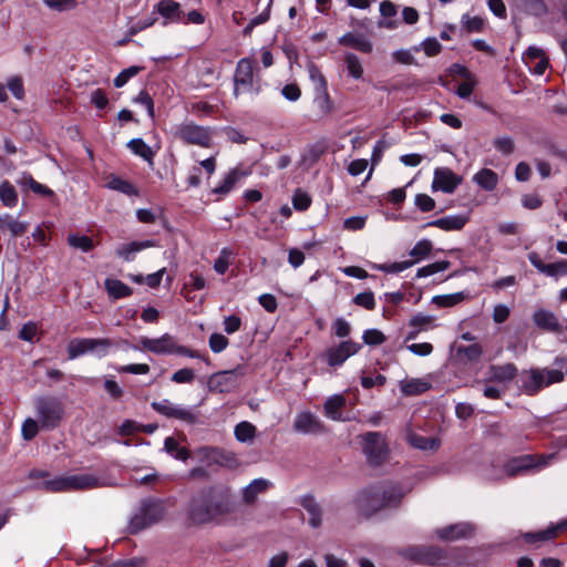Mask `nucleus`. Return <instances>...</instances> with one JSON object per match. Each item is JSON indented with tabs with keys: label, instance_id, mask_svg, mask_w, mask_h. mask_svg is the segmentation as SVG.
<instances>
[{
	"label": "nucleus",
	"instance_id": "obj_58",
	"mask_svg": "<svg viewBox=\"0 0 567 567\" xmlns=\"http://www.w3.org/2000/svg\"><path fill=\"white\" fill-rule=\"evenodd\" d=\"M362 340L368 346H380L386 338L380 330L369 329L363 332Z\"/></svg>",
	"mask_w": 567,
	"mask_h": 567
},
{
	"label": "nucleus",
	"instance_id": "obj_52",
	"mask_svg": "<svg viewBox=\"0 0 567 567\" xmlns=\"http://www.w3.org/2000/svg\"><path fill=\"white\" fill-rule=\"evenodd\" d=\"M523 538L528 544H535L538 542H546L554 539V533L553 530H549L548 528L544 530L538 532H528L523 535Z\"/></svg>",
	"mask_w": 567,
	"mask_h": 567
},
{
	"label": "nucleus",
	"instance_id": "obj_30",
	"mask_svg": "<svg viewBox=\"0 0 567 567\" xmlns=\"http://www.w3.org/2000/svg\"><path fill=\"white\" fill-rule=\"evenodd\" d=\"M104 287L109 297L113 299L125 298L133 293V289L118 279L106 278Z\"/></svg>",
	"mask_w": 567,
	"mask_h": 567
},
{
	"label": "nucleus",
	"instance_id": "obj_8",
	"mask_svg": "<svg viewBox=\"0 0 567 567\" xmlns=\"http://www.w3.org/2000/svg\"><path fill=\"white\" fill-rule=\"evenodd\" d=\"M362 451L367 456L368 463L372 466L383 464L389 454L388 444L380 432H367L362 436Z\"/></svg>",
	"mask_w": 567,
	"mask_h": 567
},
{
	"label": "nucleus",
	"instance_id": "obj_41",
	"mask_svg": "<svg viewBox=\"0 0 567 567\" xmlns=\"http://www.w3.org/2000/svg\"><path fill=\"white\" fill-rule=\"evenodd\" d=\"M433 249V245L429 239H422L415 244V246L410 250L409 255L413 258L409 261H414V264L419 262L426 258Z\"/></svg>",
	"mask_w": 567,
	"mask_h": 567
},
{
	"label": "nucleus",
	"instance_id": "obj_19",
	"mask_svg": "<svg viewBox=\"0 0 567 567\" xmlns=\"http://www.w3.org/2000/svg\"><path fill=\"white\" fill-rule=\"evenodd\" d=\"M533 321L539 329L545 331L560 333L564 330L556 315L545 309L535 311Z\"/></svg>",
	"mask_w": 567,
	"mask_h": 567
},
{
	"label": "nucleus",
	"instance_id": "obj_2",
	"mask_svg": "<svg viewBox=\"0 0 567 567\" xmlns=\"http://www.w3.org/2000/svg\"><path fill=\"white\" fill-rule=\"evenodd\" d=\"M474 548L440 547L437 545H410L398 550V555L415 565L450 567L468 564Z\"/></svg>",
	"mask_w": 567,
	"mask_h": 567
},
{
	"label": "nucleus",
	"instance_id": "obj_61",
	"mask_svg": "<svg viewBox=\"0 0 567 567\" xmlns=\"http://www.w3.org/2000/svg\"><path fill=\"white\" fill-rule=\"evenodd\" d=\"M309 75L310 79L316 83V90H324L328 87V82L324 75L321 73L320 69L313 63L309 65Z\"/></svg>",
	"mask_w": 567,
	"mask_h": 567
},
{
	"label": "nucleus",
	"instance_id": "obj_51",
	"mask_svg": "<svg viewBox=\"0 0 567 567\" xmlns=\"http://www.w3.org/2000/svg\"><path fill=\"white\" fill-rule=\"evenodd\" d=\"M238 181V172L236 169L230 171L223 183L214 189V193L225 195L231 190Z\"/></svg>",
	"mask_w": 567,
	"mask_h": 567
},
{
	"label": "nucleus",
	"instance_id": "obj_6",
	"mask_svg": "<svg viewBox=\"0 0 567 567\" xmlns=\"http://www.w3.org/2000/svg\"><path fill=\"white\" fill-rule=\"evenodd\" d=\"M35 409L40 426L47 431L60 426L65 415L63 402L54 395L39 396L35 400Z\"/></svg>",
	"mask_w": 567,
	"mask_h": 567
},
{
	"label": "nucleus",
	"instance_id": "obj_48",
	"mask_svg": "<svg viewBox=\"0 0 567 567\" xmlns=\"http://www.w3.org/2000/svg\"><path fill=\"white\" fill-rule=\"evenodd\" d=\"M42 488L49 492L69 491V476H59L53 480H47L42 483Z\"/></svg>",
	"mask_w": 567,
	"mask_h": 567
},
{
	"label": "nucleus",
	"instance_id": "obj_25",
	"mask_svg": "<svg viewBox=\"0 0 567 567\" xmlns=\"http://www.w3.org/2000/svg\"><path fill=\"white\" fill-rule=\"evenodd\" d=\"M155 241L143 240L124 244L116 249V255L126 261L134 260V255L145 248L154 247Z\"/></svg>",
	"mask_w": 567,
	"mask_h": 567
},
{
	"label": "nucleus",
	"instance_id": "obj_17",
	"mask_svg": "<svg viewBox=\"0 0 567 567\" xmlns=\"http://www.w3.org/2000/svg\"><path fill=\"white\" fill-rule=\"evenodd\" d=\"M151 406L154 411L168 419L182 420L189 424L197 422V416L192 411L174 406L168 400H163L162 402L154 401Z\"/></svg>",
	"mask_w": 567,
	"mask_h": 567
},
{
	"label": "nucleus",
	"instance_id": "obj_57",
	"mask_svg": "<svg viewBox=\"0 0 567 567\" xmlns=\"http://www.w3.org/2000/svg\"><path fill=\"white\" fill-rule=\"evenodd\" d=\"M292 205L297 210H307L311 205V197L307 193L297 189L292 196Z\"/></svg>",
	"mask_w": 567,
	"mask_h": 567
},
{
	"label": "nucleus",
	"instance_id": "obj_1",
	"mask_svg": "<svg viewBox=\"0 0 567 567\" xmlns=\"http://www.w3.org/2000/svg\"><path fill=\"white\" fill-rule=\"evenodd\" d=\"M239 503L231 487L213 484L197 489L187 505V518L192 525L204 526L226 523L238 512Z\"/></svg>",
	"mask_w": 567,
	"mask_h": 567
},
{
	"label": "nucleus",
	"instance_id": "obj_5",
	"mask_svg": "<svg viewBox=\"0 0 567 567\" xmlns=\"http://www.w3.org/2000/svg\"><path fill=\"white\" fill-rule=\"evenodd\" d=\"M164 504L157 498H144L140 503L137 512L128 524V533L135 535L145 528L158 523L164 516Z\"/></svg>",
	"mask_w": 567,
	"mask_h": 567
},
{
	"label": "nucleus",
	"instance_id": "obj_56",
	"mask_svg": "<svg viewBox=\"0 0 567 567\" xmlns=\"http://www.w3.org/2000/svg\"><path fill=\"white\" fill-rule=\"evenodd\" d=\"M43 3L58 12L72 10L78 6L76 0H43Z\"/></svg>",
	"mask_w": 567,
	"mask_h": 567
},
{
	"label": "nucleus",
	"instance_id": "obj_60",
	"mask_svg": "<svg viewBox=\"0 0 567 567\" xmlns=\"http://www.w3.org/2000/svg\"><path fill=\"white\" fill-rule=\"evenodd\" d=\"M414 204L423 213L432 212L435 208V200L426 194H417Z\"/></svg>",
	"mask_w": 567,
	"mask_h": 567
},
{
	"label": "nucleus",
	"instance_id": "obj_50",
	"mask_svg": "<svg viewBox=\"0 0 567 567\" xmlns=\"http://www.w3.org/2000/svg\"><path fill=\"white\" fill-rule=\"evenodd\" d=\"M144 70V66L133 65L125 70H123L115 79H114V86L115 87H122L124 86L127 81L137 75L141 71Z\"/></svg>",
	"mask_w": 567,
	"mask_h": 567
},
{
	"label": "nucleus",
	"instance_id": "obj_27",
	"mask_svg": "<svg viewBox=\"0 0 567 567\" xmlns=\"http://www.w3.org/2000/svg\"><path fill=\"white\" fill-rule=\"evenodd\" d=\"M100 486V481L92 474H78L69 476V491L90 489Z\"/></svg>",
	"mask_w": 567,
	"mask_h": 567
},
{
	"label": "nucleus",
	"instance_id": "obj_28",
	"mask_svg": "<svg viewBox=\"0 0 567 567\" xmlns=\"http://www.w3.org/2000/svg\"><path fill=\"white\" fill-rule=\"evenodd\" d=\"M269 485L270 483L267 480H254L243 489V501L248 505L252 504L259 494L268 489Z\"/></svg>",
	"mask_w": 567,
	"mask_h": 567
},
{
	"label": "nucleus",
	"instance_id": "obj_55",
	"mask_svg": "<svg viewBox=\"0 0 567 567\" xmlns=\"http://www.w3.org/2000/svg\"><path fill=\"white\" fill-rule=\"evenodd\" d=\"M352 301L354 305L363 307L367 310H373L375 308V300L372 291L358 293L354 296Z\"/></svg>",
	"mask_w": 567,
	"mask_h": 567
},
{
	"label": "nucleus",
	"instance_id": "obj_22",
	"mask_svg": "<svg viewBox=\"0 0 567 567\" xmlns=\"http://www.w3.org/2000/svg\"><path fill=\"white\" fill-rule=\"evenodd\" d=\"M468 221V217L464 215H454L447 216L443 218H439L432 221H429L423 225L425 227H437L440 229L450 231V230H461Z\"/></svg>",
	"mask_w": 567,
	"mask_h": 567
},
{
	"label": "nucleus",
	"instance_id": "obj_62",
	"mask_svg": "<svg viewBox=\"0 0 567 567\" xmlns=\"http://www.w3.org/2000/svg\"><path fill=\"white\" fill-rule=\"evenodd\" d=\"M171 380L175 383H192L195 380V372L189 368L179 369L173 373Z\"/></svg>",
	"mask_w": 567,
	"mask_h": 567
},
{
	"label": "nucleus",
	"instance_id": "obj_11",
	"mask_svg": "<svg viewBox=\"0 0 567 567\" xmlns=\"http://www.w3.org/2000/svg\"><path fill=\"white\" fill-rule=\"evenodd\" d=\"M245 368L237 365L231 370H224L213 373L207 381L209 392L228 393L236 388L239 378L244 377Z\"/></svg>",
	"mask_w": 567,
	"mask_h": 567
},
{
	"label": "nucleus",
	"instance_id": "obj_9",
	"mask_svg": "<svg viewBox=\"0 0 567 567\" xmlns=\"http://www.w3.org/2000/svg\"><path fill=\"white\" fill-rule=\"evenodd\" d=\"M551 456L524 454L514 456L505 462L503 470L508 477H515L525 474L534 468L545 466L547 460Z\"/></svg>",
	"mask_w": 567,
	"mask_h": 567
},
{
	"label": "nucleus",
	"instance_id": "obj_29",
	"mask_svg": "<svg viewBox=\"0 0 567 567\" xmlns=\"http://www.w3.org/2000/svg\"><path fill=\"white\" fill-rule=\"evenodd\" d=\"M408 442L415 449L422 451H435L440 447V440L433 436H423L411 432L408 434Z\"/></svg>",
	"mask_w": 567,
	"mask_h": 567
},
{
	"label": "nucleus",
	"instance_id": "obj_36",
	"mask_svg": "<svg viewBox=\"0 0 567 567\" xmlns=\"http://www.w3.org/2000/svg\"><path fill=\"white\" fill-rule=\"evenodd\" d=\"M346 405L343 395H333L324 402V413L332 420H340V410Z\"/></svg>",
	"mask_w": 567,
	"mask_h": 567
},
{
	"label": "nucleus",
	"instance_id": "obj_13",
	"mask_svg": "<svg viewBox=\"0 0 567 567\" xmlns=\"http://www.w3.org/2000/svg\"><path fill=\"white\" fill-rule=\"evenodd\" d=\"M476 529V525L471 522H460L437 528L435 535L442 542H455L474 537Z\"/></svg>",
	"mask_w": 567,
	"mask_h": 567
},
{
	"label": "nucleus",
	"instance_id": "obj_31",
	"mask_svg": "<svg viewBox=\"0 0 567 567\" xmlns=\"http://www.w3.org/2000/svg\"><path fill=\"white\" fill-rule=\"evenodd\" d=\"M473 181L483 189L492 192L497 186L498 176L494 171L489 168H482L478 173L474 175Z\"/></svg>",
	"mask_w": 567,
	"mask_h": 567
},
{
	"label": "nucleus",
	"instance_id": "obj_45",
	"mask_svg": "<svg viewBox=\"0 0 567 567\" xmlns=\"http://www.w3.org/2000/svg\"><path fill=\"white\" fill-rule=\"evenodd\" d=\"M256 435V427L249 422H240L235 427V436L239 442L251 441Z\"/></svg>",
	"mask_w": 567,
	"mask_h": 567
},
{
	"label": "nucleus",
	"instance_id": "obj_44",
	"mask_svg": "<svg viewBox=\"0 0 567 567\" xmlns=\"http://www.w3.org/2000/svg\"><path fill=\"white\" fill-rule=\"evenodd\" d=\"M68 244L73 247L81 249L82 251H91L94 248V243L92 238H90L86 235H78V234H71L68 236Z\"/></svg>",
	"mask_w": 567,
	"mask_h": 567
},
{
	"label": "nucleus",
	"instance_id": "obj_40",
	"mask_svg": "<svg viewBox=\"0 0 567 567\" xmlns=\"http://www.w3.org/2000/svg\"><path fill=\"white\" fill-rule=\"evenodd\" d=\"M528 260L530 264L542 274H545L550 277L558 276L557 272V262L545 264L540 259L539 255L536 251H532L528 254Z\"/></svg>",
	"mask_w": 567,
	"mask_h": 567
},
{
	"label": "nucleus",
	"instance_id": "obj_59",
	"mask_svg": "<svg viewBox=\"0 0 567 567\" xmlns=\"http://www.w3.org/2000/svg\"><path fill=\"white\" fill-rule=\"evenodd\" d=\"M39 429H41L40 426V423H39V420L35 421L33 419H27L23 424H22V436L25 441H31L33 440L38 432H39Z\"/></svg>",
	"mask_w": 567,
	"mask_h": 567
},
{
	"label": "nucleus",
	"instance_id": "obj_12",
	"mask_svg": "<svg viewBox=\"0 0 567 567\" xmlns=\"http://www.w3.org/2000/svg\"><path fill=\"white\" fill-rule=\"evenodd\" d=\"M213 131L194 123L181 124L176 127L175 137L185 144L209 147L212 143Z\"/></svg>",
	"mask_w": 567,
	"mask_h": 567
},
{
	"label": "nucleus",
	"instance_id": "obj_63",
	"mask_svg": "<svg viewBox=\"0 0 567 567\" xmlns=\"http://www.w3.org/2000/svg\"><path fill=\"white\" fill-rule=\"evenodd\" d=\"M477 81L475 75L471 76L470 79H465V81L457 86L456 94L461 99H468Z\"/></svg>",
	"mask_w": 567,
	"mask_h": 567
},
{
	"label": "nucleus",
	"instance_id": "obj_38",
	"mask_svg": "<svg viewBox=\"0 0 567 567\" xmlns=\"http://www.w3.org/2000/svg\"><path fill=\"white\" fill-rule=\"evenodd\" d=\"M525 13L540 18L548 12L545 0H519Z\"/></svg>",
	"mask_w": 567,
	"mask_h": 567
},
{
	"label": "nucleus",
	"instance_id": "obj_7",
	"mask_svg": "<svg viewBox=\"0 0 567 567\" xmlns=\"http://www.w3.org/2000/svg\"><path fill=\"white\" fill-rule=\"evenodd\" d=\"M259 93L261 91L260 79L254 74L252 60L244 58L237 62L234 74V94L237 96L239 92Z\"/></svg>",
	"mask_w": 567,
	"mask_h": 567
},
{
	"label": "nucleus",
	"instance_id": "obj_24",
	"mask_svg": "<svg viewBox=\"0 0 567 567\" xmlns=\"http://www.w3.org/2000/svg\"><path fill=\"white\" fill-rule=\"evenodd\" d=\"M156 12L173 22L181 21L184 14L181 4L174 0H161L156 6Z\"/></svg>",
	"mask_w": 567,
	"mask_h": 567
},
{
	"label": "nucleus",
	"instance_id": "obj_23",
	"mask_svg": "<svg viewBox=\"0 0 567 567\" xmlns=\"http://www.w3.org/2000/svg\"><path fill=\"white\" fill-rule=\"evenodd\" d=\"M301 506L309 513V524L318 528L322 524V509L312 495H305L300 502Z\"/></svg>",
	"mask_w": 567,
	"mask_h": 567
},
{
	"label": "nucleus",
	"instance_id": "obj_33",
	"mask_svg": "<svg viewBox=\"0 0 567 567\" xmlns=\"http://www.w3.org/2000/svg\"><path fill=\"white\" fill-rule=\"evenodd\" d=\"M107 187L113 190H117L127 196H138L140 192L137 187L131 182L123 179L118 176L112 175L107 182Z\"/></svg>",
	"mask_w": 567,
	"mask_h": 567
},
{
	"label": "nucleus",
	"instance_id": "obj_20",
	"mask_svg": "<svg viewBox=\"0 0 567 567\" xmlns=\"http://www.w3.org/2000/svg\"><path fill=\"white\" fill-rule=\"evenodd\" d=\"M339 44L360 51L362 53H371L373 50L372 42L363 34L348 32L339 38Z\"/></svg>",
	"mask_w": 567,
	"mask_h": 567
},
{
	"label": "nucleus",
	"instance_id": "obj_47",
	"mask_svg": "<svg viewBox=\"0 0 567 567\" xmlns=\"http://www.w3.org/2000/svg\"><path fill=\"white\" fill-rule=\"evenodd\" d=\"M450 267H451V262L449 260L436 261V262H433V264H430V265L419 268L416 271V277L417 278L427 277V276L434 275L439 271H444V270L449 269Z\"/></svg>",
	"mask_w": 567,
	"mask_h": 567
},
{
	"label": "nucleus",
	"instance_id": "obj_10",
	"mask_svg": "<svg viewBox=\"0 0 567 567\" xmlns=\"http://www.w3.org/2000/svg\"><path fill=\"white\" fill-rule=\"evenodd\" d=\"M115 342L112 339H73L68 344L70 359H75L86 352H96L99 355H105Z\"/></svg>",
	"mask_w": 567,
	"mask_h": 567
},
{
	"label": "nucleus",
	"instance_id": "obj_42",
	"mask_svg": "<svg viewBox=\"0 0 567 567\" xmlns=\"http://www.w3.org/2000/svg\"><path fill=\"white\" fill-rule=\"evenodd\" d=\"M164 449L167 453H169L177 460L186 461L190 456L189 451L185 447L179 446L177 441L172 436L166 437L164 442Z\"/></svg>",
	"mask_w": 567,
	"mask_h": 567
},
{
	"label": "nucleus",
	"instance_id": "obj_37",
	"mask_svg": "<svg viewBox=\"0 0 567 567\" xmlns=\"http://www.w3.org/2000/svg\"><path fill=\"white\" fill-rule=\"evenodd\" d=\"M0 200L6 207H14L18 203V193L9 181L0 184Z\"/></svg>",
	"mask_w": 567,
	"mask_h": 567
},
{
	"label": "nucleus",
	"instance_id": "obj_4",
	"mask_svg": "<svg viewBox=\"0 0 567 567\" xmlns=\"http://www.w3.org/2000/svg\"><path fill=\"white\" fill-rule=\"evenodd\" d=\"M564 380V372L559 369L532 368L520 372V391L526 395L534 396L545 386L559 383Z\"/></svg>",
	"mask_w": 567,
	"mask_h": 567
},
{
	"label": "nucleus",
	"instance_id": "obj_26",
	"mask_svg": "<svg viewBox=\"0 0 567 567\" xmlns=\"http://www.w3.org/2000/svg\"><path fill=\"white\" fill-rule=\"evenodd\" d=\"M483 354V349L478 343L471 346H460L455 350V358L463 364L477 362Z\"/></svg>",
	"mask_w": 567,
	"mask_h": 567
},
{
	"label": "nucleus",
	"instance_id": "obj_46",
	"mask_svg": "<svg viewBox=\"0 0 567 567\" xmlns=\"http://www.w3.org/2000/svg\"><path fill=\"white\" fill-rule=\"evenodd\" d=\"M315 101L323 115H328L333 111V102L331 101L330 95L328 93V87L324 90H316Z\"/></svg>",
	"mask_w": 567,
	"mask_h": 567
},
{
	"label": "nucleus",
	"instance_id": "obj_39",
	"mask_svg": "<svg viewBox=\"0 0 567 567\" xmlns=\"http://www.w3.org/2000/svg\"><path fill=\"white\" fill-rule=\"evenodd\" d=\"M127 147L137 156H141L143 159L152 163L154 157V152L152 148L142 140V138H133L127 143Z\"/></svg>",
	"mask_w": 567,
	"mask_h": 567
},
{
	"label": "nucleus",
	"instance_id": "obj_18",
	"mask_svg": "<svg viewBox=\"0 0 567 567\" xmlns=\"http://www.w3.org/2000/svg\"><path fill=\"white\" fill-rule=\"evenodd\" d=\"M293 430L305 434H317L323 432L324 426L312 413L302 412L297 415Z\"/></svg>",
	"mask_w": 567,
	"mask_h": 567
},
{
	"label": "nucleus",
	"instance_id": "obj_15",
	"mask_svg": "<svg viewBox=\"0 0 567 567\" xmlns=\"http://www.w3.org/2000/svg\"><path fill=\"white\" fill-rule=\"evenodd\" d=\"M141 347L131 346L133 349L146 350L153 352L155 354H169L176 353V349L178 344L175 341V338L168 333L163 334L161 338L151 339L147 337H142L140 339Z\"/></svg>",
	"mask_w": 567,
	"mask_h": 567
},
{
	"label": "nucleus",
	"instance_id": "obj_3",
	"mask_svg": "<svg viewBox=\"0 0 567 567\" xmlns=\"http://www.w3.org/2000/svg\"><path fill=\"white\" fill-rule=\"evenodd\" d=\"M404 494L399 486L386 488L368 487L358 493L354 506L360 516L365 519L384 508H398Z\"/></svg>",
	"mask_w": 567,
	"mask_h": 567
},
{
	"label": "nucleus",
	"instance_id": "obj_49",
	"mask_svg": "<svg viewBox=\"0 0 567 567\" xmlns=\"http://www.w3.org/2000/svg\"><path fill=\"white\" fill-rule=\"evenodd\" d=\"M344 60L349 74L354 79H360L363 74V69L359 58L354 53H347Z\"/></svg>",
	"mask_w": 567,
	"mask_h": 567
},
{
	"label": "nucleus",
	"instance_id": "obj_32",
	"mask_svg": "<svg viewBox=\"0 0 567 567\" xmlns=\"http://www.w3.org/2000/svg\"><path fill=\"white\" fill-rule=\"evenodd\" d=\"M0 229H8L12 237H19L27 233L28 224L13 219L12 216L6 214L0 216Z\"/></svg>",
	"mask_w": 567,
	"mask_h": 567
},
{
	"label": "nucleus",
	"instance_id": "obj_35",
	"mask_svg": "<svg viewBox=\"0 0 567 567\" xmlns=\"http://www.w3.org/2000/svg\"><path fill=\"white\" fill-rule=\"evenodd\" d=\"M20 185L29 186L30 189L43 197H52L54 196V193L52 189L47 187L45 185L40 184L37 182L30 174L23 173L21 178L18 181Z\"/></svg>",
	"mask_w": 567,
	"mask_h": 567
},
{
	"label": "nucleus",
	"instance_id": "obj_53",
	"mask_svg": "<svg viewBox=\"0 0 567 567\" xmlns=\"http://www.w3.org/2000/svg\"><path fill=\"white\" fill-rule=\"evenodd\" d=\"M208 344L214 353H219L228 347L229 340L224 334L215 332L210 334Z\"/></svg>",
	"mask_w": 567,
	"mask_h": 567
},
{
	"label": "nucleus",
	"instance_id": "obj_14",
	"mask_svg": "<svg viewBox=\"0 0 567 567\" xmlns=\"http://www.w3.org/2000/svg\"><path fill=\"white\" fill-rule=\"evenodd\" d=\"M362 346L352 340L340 342L338 346L330 347L324 352V358L330 367L341 365L348 358L360 351Z\"/></svg>",
	"mask_w": 567,
	"mask_h": 567
},
{
	"label": "nucleus",
	"instance_id": "obj_34",
	"mask_svg": "<svg viewBox=\"0 0 567 567\" xmlns=\"http://www.w3.org/2000/svg\"><path fill=\"white\" fill-rule=\"evenodd\" d=\"M430 384L420 379L404 380L400 382V389L404 395L412 396L424 393L430 389Z\"/></svg>",
	"mask_w": 567,
	"mask_h": 567
},
{
	"label": "nucleus",
	"instance_id": "obj_64",
	"mask_svg": "<svg viewBox=\"0 0 567 567\" xmlns=\"http://www.w3.org/2000/svg\"><path fill=\"white\" fill-rule=\"evenodd\" d=\"M494 146L498 152L505 155L512 154L515 150L514 141L508 136L496 138Z\"/></svg>",
	"mask_w": 567,
	"mask_h": 567
},
{
	"label": "nucleus",
	"instance_id": "obj_21",
	"mask_svg": "<svg viewBox=\"0 0 567 567\" xmlns=\"http://www.w3.org/2000/svg\"><path fill=\"white\" fill-rule=\"evenodd\" d=\"M517 373L518 370L514 363L503 365L492 364L488 367V381L509 382L516 378Z\"/></svg>",
	"mask_w": 567,
	"mask_h": 567
},
{
	"label": "nucleus",
	"instance_id": "obj_43",
	"mask_svg": "<svg viewBox=\"0 0 567 567\" xmlns=\"http://www.w3.org/2000/svg\"><path fill=\"white\" fill-rule=\"evenodd\" d=\"M468 295L461 291L452 295L435 296L432 302L439 307L447 308L462 302Z\"/></svg>",
	"mask_w": 567,
	"mask_h": 567
},
{
	"label": "nucleus",
	"instance_id": "obj_16",
	"mask_svg": "<svg viewBox=\"0 0 567 567\" xmlns=\"http://www.w3.org/2000/svg\"><path fill=\"white\" fill-rule=\"evenodd\" d=\"M462 182L463 177L455 174L452 169L447 167H439L434 171L432 189L452 194L457 186L462 184Z\"/></svg>",
	"mask_w": 567,
	"mask_h": 567
},
{
	"label": "nucleus",
	"instance_id": "obj_54",
	"mask_svg": "<svg viewBox=\"0 0 567 567\" xmlns=\"http://www.w3.org/2000/svg\"><path fill=\"white\" fill-rule=\"evenodd\" d=\"M462 23L468 33L481 32L484 28V20L481 17H470L468 14H464L462 17Z\"/></svg>",
	"mask_w": 567,
	"mask_h": 567
}]
</instances>
